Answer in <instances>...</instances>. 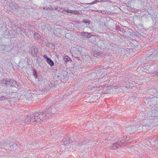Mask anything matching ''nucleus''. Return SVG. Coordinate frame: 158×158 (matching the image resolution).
Masks as SVG:
<instances>
[{
  "label": "nucleus",
  "mask_w": 158,
  "mask_h": 158,
  "mask_svg": "<svg viewBox=\"0 0 158 158\" xmlns=\"http://www.w3.org/2000/svg\"><path fill=\"white\" fill-rule=\"evenodd\" d=\"M35 122L39 123L43 120L45 119L48 118L45 113H36L34 115Z\"/></svg>",
  "instance_id": "1"
},
{
  "label": "nucleus",
  "mask_w": 158,
  "mask_h": 158,
  "mask_svg": "<svg viewBox=\"0 0 158 158\" xmlns=\"http://www.w3.org/2000/svg\"><path fill=\"white\" fill-rule=\"evenodd\" d=\"M35 119L34 115H27L25 118L24 122L26 124H29L35 123Z\"/></svg>",
  "instance_id": "2"
},
{
  "label": "nucleus",
  "mask_w": 158,
  "mask_h": 158,
  "mask_svg": "<svg viewBox=\"0 0 158 158\" xmlns=\"http://www.w3.org/2000/svg\"><path fill=\"white\" fill-rule=\"evenodd\" d=\"M16 145L15 143H12L10 144H10H8L7 142H5L3 143V146L6 149L9 150H12L13 149L15 150V148Z\"/></svg>",
  "instance_id": "3"
},
{
  "label": "nucleus",
  "mask_w": 158,
  "mask_h": 158,
  "mask_svg": "<svg viewBox=\"0 0 158 158\" xmlns=\"http://www.w3.org/2000/svg\"><path fill=\"white\" fill-rule=\"evenodd\" d=\"M125 141L120 140L119 141H118L117 143H115L112 146L110 147V149L112 150H115L117 148L120 147L121 146V144L124 143V142Z\"/></svg>",
  "instance_id": "4"
},
{
  "label": "nucleus",
  "mask_w": 158,
  "mask_h": 158,
  "mask_svg": "<svg viewBox=\"0 0 158 158\" xmlns=\"http://www.w3.org/2000/svg\"><path fill=\"white\" fill-rule=\"evenodd\" d=\"M46 112L47 116L48 118L49 116H52L56 112V109L54 106H52L51 108L47 110Z\"/></svg>",
  "instance_id": "5"
},
{
  "label": "nucleus",
  "mask_w": 158,
  "mask_h": 158,
  "mask_svg": "<svg viewBox=\"0 0 158 158\" xmlns=\"http://www.w3.org/2000/svg\"><path fill=\"white\" fill-rule=\"evenodd\" d=\"M148 115L149 117H155L158 116V111L156 110H153L149 111Z\"/></svg>",
  "instance_id": "6"
},
{
  "label": "nucleus",
  "mask_w": 158,
  "mask_h": 158,
  "mask_svg": "<svg viewBox=\"0 0 158 158\" xmlns=\"http://www.w3.org/2000/svg\"><path fill=\"white\" fill-rule=\"evenodd\" d=\"M63 31V30L61 28H56L54 31V34L56 36L60 37L61 36V32Z\"/></svg>",
  "instance_id": "7"
},
{
  "label": "nucleus",
  "mask_w": 158,
  "mask_h": 158,
  "mask_svg": "<svg viewBox=\"0 0 158 158\" xmlns=\"http://www.w3.org/2000/svg\"><path fill=\"white\" fill-rule=\"evenodd\" d=\"M38 52L37 48L36 46H34L31 48V55L32 56H35Z\"/></svg>",
  "instance_id": "8"
},
{
  "label": "nucleus",
  "mask_w": 158,
  "mask_h": 158,
  "mask_svg": "<svg viewBox=\"0 0 158 158\" xmlns=\"http://www.w3.org/2000/svg\"><path fill=\"white\" fill-rule=\"evenodd\" d=\"M152 103V104L153 105H155L158 103V98L157 97H154L150 99L149 101Z\"/></svg>",
  "instance_id": "9"
},
{
  "label": "nucleus",
  "mask_w": 158,
  "mask_h": 158,
  "mask_svg": "<svg viewBox=\"0 0 158 158\" xmlns=\"http://www.w3.org/2000/svg\"><path fill=\"white\" fill-rule=\"evenodd\" d=\"M11 84L10 85V86L11 87H15L17 88V89H19V86L18 83L15 81L14 80H11Z\"/></svg>",
  "instance_id": "10"
},
{
  "label": "nucleus",
  "mask_w": 158,
  "mask_h": 158,
  "mask_svg": "<svg viewBox=\"0 0 158 158\" xmlns=\"http://www.w3.org/2000/svg\"><path fill=\"white\" fill-rule=\"evenodd\" d=\"M11 80L9 79H5L2 81V82L4 83L6 86H8L10 85H11Z\"/></svg>",
  "instance_id": "11"
},
{
  "label": "nucleus",
  "mask_w": 158,
  "mask_h": 158,
  "mask_svg": "<svg viewBox=\"0 0 158 158\" xmlns=\"http://www.w3.org/2000/svg\"><path fill=\"white\" fill-rule=\"evenodd\" d=\"M89 34L88 32H83L81 33V35L83 37H86L87 38H89L92 35L88 36V35Z\"/></svg>",
  "instance_id": "12"
},
{
  "label": "nucleus",
  "mask_w": 158,
  "mask_h": 158,
  "mask_svg": "<svg viewBox=\"0 0 158 158\" xmlns=\"http://www.w3.org/2000/svg\"><path fill=\"white\" fill-rule=\"evenodd\" d=\"M47 62L52 66L54 65L53 61L50 58H48L47 60Z\"/></svg>",
  "instance_id": "13"
},
{
  "label": "nucleus",
  "mask_w": 158,
  "mask_h": 158,
  "mask_svg": "<svg viewBox=\"0 0 158 158\" xmlns=\"http://www.w3.org/2000/svg\"><path fill=\"white\" fill-rule=\"evenodd\" d=\"M55 9H56L58 12H61L64 13V11L65 10V9H64L62 8L56 6Z\"/></svg>",
  "instance_id": "14"
},
{
  "label": "nucleus",
  "mask_w": 158,
  "mask_h": 158,
  "mask_svg": "<svg viewBox=\"0 0 158 158\" xmlns=\"http://www.w3.org/2000/svg\"><path fill=\"white\" fill-rule=\"evenodd\" d=\"M64 60L66 63H67V62L69 61H72L71 59L68 56H66L64 58Z\"/></svg>",
  "instance_id": "15"
},
{
  "label": "nucleus",
  "mask_w": 158,
  "mask_h": 158,
  "mask_svg": "<svg viewBox=\"0 0 158 158\" xmlns=\"http://www.w3.org/2000/svg\"><path fill=\"white\" fill-rule=\"evenodd\" d=\"M83 22L85 23H87L89 24L90 23V21L88 19H84L83 20Z\"/></svg>",
  "instance_id": "16"
},
{
  "label": "nucleus",
  "mask_w": 158,
  "mask_h": 158,
  "mask_svg": "<svg viewBox=\"0 0 158 158\" xmlns=\"http://www.w3.org/2000/svg\"><path fill=\"white\" fill-rule=\"evenodd\" d=\"M101 0H95V1H94V2L90 3L89 4H95V3H97V2H101ZM88 4H89L88 3Z\"/></svg>",
  "instance_id": "17"
},
{
  "label": "nucleus",
  "mask_w": 158,
  "mask_h": 158,
  "mask_svg": "<svg viewBox=\"0 0 158 158\" xmlns=\"http://www.w3.org/2000/svg\"><path fill=\"white\" fill-rule=\"evenodd\" d=\"M39 36H40V35L38 34H37V33H35L34 34V37L35 39H38L39 38Z\"/></svg>",
  "instance_id": "18"
},
{
  "label": "nucleus",
  "mask_w": 158,
  "mask_h": 158,
  "mask_svg": "<svg viewBox=\"0 0 158 158\" xmlns=\"http://www.w3.org/2000/svg\"><path fill=\"white\" fill-rule=\"evenodd\" d=\"M101 54L100 52H97L96 53L94 52V53L93 56L95 57H97L99 55H101Z\"/></svg>",
  "instance_id": "19"
},
{
  "label": "nucleus",
  "mask_w": 158,
  "mask_h": 158,
  "mask_svg": "<svg viewBox=\"0 0 158 158\" xmlns=\"http://www.w3.org/2000/svg\"><path fill=\"white\" fill-rule=\"evenodd\" d=\"M154 91L155 92H156V90L155 89H154V88L151 89H150L149 90V93H150V94H153L151 93V91Z\"/></svg>",
  "instance_id": "20"
},
{
  "label": "nucleus",
  "mask_w": 158,
  "mask_h": 158,
  "mask_svg": "<svg viewBox=\"0 0 158 158\" xmlns=\"http://www.w3.org/2000/svg\"><path fill=\"white\" fill-rule=\"evenodd\" d=\"M154 77H158V70L155 71L154 73Z\"/></svg>",
  "instance_id": "21"
},
{
  "label": "nucleus",
  "mask_w": 158,
  "mask_h": 158,
  "mask_svg": "<svg viewBox=\"0 0 158 158\" xmlns=\"http://www.w3.org/2000/svg\"><path fill=\"white\" fill-rule=\"evenodd\" d=\"M68 142L67 141H64V145L67 146V145H68L70 143L69 142V140H68Z\"/></svg>",
  "instance_id": "22"
},
{
  "label": "nucleus",
  "mask_w": 158,
  "mask_h": 158,
  "mask_svg": "<svg viewBox=\"0 0 158 158\" xmlns=\"http://www.w3.org/2000/svg\"><path fill=\"white\" fill-rule=\"evenodd\" d=\"M0 100L2 101V100H4L6 99H7V98H6V97L3 96L1 97L0 98Z\"/></svg>",
  "instance_id": "23"
},
{
  "label": "nucleus",
  "mask_w": 158,
  "mask_h": 158,
  "mask_svg": "<svg viewBox=\"0 0 158 158\" xmlns=\"http://www.w3.org/2000/svg\"><path fill=\"white\" fill-rule=\"evenodd\" d=\"M64 13L67 12V13H72L73 12V10L71 11V10H65L64 11Z\"/></svg>",
  "instance_id": "24"
},
{
  "label": "nucleus",
  "mask_w": 158,
  "mask_h": 158,
  "mask_svg": "<svg viewBox=\"0 0 158 158\" xmlns=\"http://www.w3.org/2000/svg\"><path fill=\"white\" fill-rule=\"evenodd\" d=\"M101 13L103 14H106V11L105 10H102L101 11Z\"/></svg>",
  "instance_id": "25"
},
{
  "label": "nucleus",
  "mask_w": 158,
  "mask_h": 158,
  "mask_svg": "<svg viewBox=\"0 0 158 158\" xmlns=\"http://www.w3.org/2000/svg\"><path fill=\"white\" fill-rule=\"evenodd\" d=\"M34 75L35 76V78H37V75H36V72L35 71L34 72Z\"/></svg>",
  "instance_id": "26"
},
{
  "label": "nucleus",
  "mask_w": 158,
  "mask_h": 158,
  "mask_svg": "<svg viewBox=\"0 0 158 158\" xmlns=\"http://www.w3.org/2000/svg\"><path fill=\"white\" fill-rule=\"evenodd\" d=\"M44 57L45 58V59H47H47L48 58H49L46 55H44Z\"/></svg>",
  "instance_id": "27"
},
{
  "label": "nucleus",
  "mask_w": 158,
  "mask_h": 158,
  "mask_svg": "<svg viewBox=\"0 0 158 158\" xmlns=\"http://www.w3.org/2000/svg\"><path fill=\"white\" fill-rule=\"evenodd\" d=\"M73 12L75 14H77V12L75 10H74V11H73Z\"/></svg>",
  "instance_id": "28"
},
{
  "label": "nucleus",
  "mask_w": 158,
  "mask_h": 158,
  "mask_svg": "<svg viewBox=\"0 0 158 158\" xmlns=\"http://www.w3.org/2000/svg\"><path fill=\"white\" fill-rule=\"evenodd\" d=\"M89 33V34H88V36H90V35H91V33Z\"/></svg>",
  "instance_id": "29"
},
{
  "label": "nucleus",
  "mask_w": 158,
  "mask_h": 158,
  "mask_svg": "<svg viewBox=\"0 0 158 158\" xmlns=\"http://www.w3.org/2000/svg\"><path fill=\"white\" fill-rule=\"evenodd\" d=\"M68 35H69V34H68V33L66 34L65 35V36H68Z\"/></svg>",
  "instance_id": "30"
},
{
  "label": "nucleus",
  "mask_w": 158,
  "mask_h": 158,
  "mask_svg": "<svg viewBox=\"0 0 158 158\" xmlns=\"http://www.w3.org/2000/svg\"><path fill=\"white\" fill-rule=\"evenodd\" d=\"M68 35H69V34H68V33L66 34L65 35V36H68Z\"/></svg>",
  "instance_id": "31"
},
{
  "label": "nucleus",
  "mask_w": 158,
  "mask_h": 158,
  "mask_svg": "<svg viewBox=\"0 0 158 158\" xmlns=\"http://www.w3.org/2000/svg\"><path fill=\"white\" fill-rule=\"evenodd\" d=\"M126 138H127V139H128V138H129V137H126Z\"/></svg>",
  "instance_id": "32"
},
{
  "label": "nucleus",
  "mask_w": 158,
  "mask_h": 158,
  "mask_svg": "<svg viewBox=\"0 0 158 158\" xmlns=\"http://www.w3.org/2000/svg\"><path fill=\"white\" fill-rule=\"evenodd\" d=\"M64 72L65 73H67V72H65V71H64Z\"/></svg>",
  "instance_id": "33"
},
{
  "label": "nucleus",
  "mask_w": 158,
  "mask_h": 158,
  "mask_svg": "<svg viewBox=\"0 0 158 158\" xmlns=\"http://www.w3.org/2000/svg\"><path fill=\"white\" fill-rule=\"evenodd\" d=\"M151 56H152V55H150L149 56L150 57H151Z\"/></svg>",
  "instance_id": "34"
}]
</instances>
